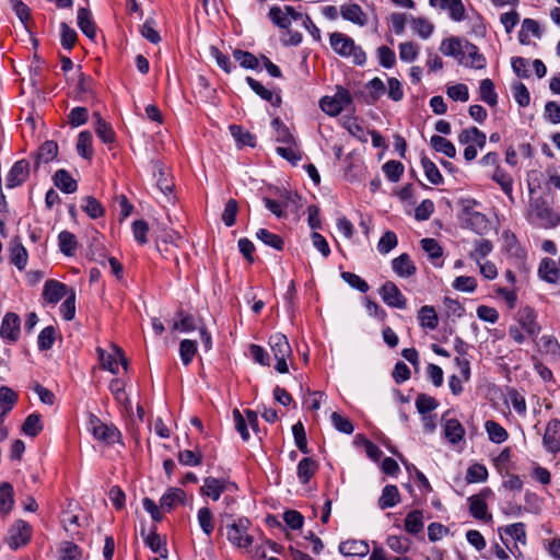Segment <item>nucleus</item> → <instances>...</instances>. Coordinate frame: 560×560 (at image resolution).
<instances>
[{
	"instance_id": "79ce46f5",
	"label": "nucleus",
	"mask_w": 560,
	"mask_h": 560,
	"mask_svg": "<svg viewBox=\"0 0 560 560\" xmlns=\"http://www.w3.org/2000/svg\"><path fill=\"white\" fill-rule=\"evenodd\" d=\"M258 240L265 245L270 246L277 250H282L284 247V241L278 234L269 232L267 229H259L256 233Z\"/></svg>"
},
{
	"instance_id": "4be33fe9",
	"label": "nucleus",
	"mask_w": 560,
	"mask_h": 560,
	"mask_svg": "<svg viewBox=\"0 0 560 560\" xmlns=\"http://www.w3.org/2000/svg\"><path fill=\"white\" fill-rule=\"evenodd\" d=\"M58 154V144L55 141L47 140L38 149L35 158L34 168L37 170L42 163L51 162Z\"/></svg>"
},
{
	"instance_id": "6e6d98bb",
	"label": "nucleus",
	"mask_w": 560,
	"mask_h": 560,
	"mask_svg": "<svg viewBox=\"0 0 560 560\" xmlns=\"http://www.w3.org/2000/svg\"><path fill=\"white\" fill-rule=\"evenodd\" d=\"M493 249V245L489 240L480 238L475 242V249L470 253V258L477 262H480L486 256H488Z\"/></svg>"
},
{
	"instance_id": "473e14b6",
	"label": "nucleus",
	"mask_w": 560,
	"mask_h": 560,
	"mask_svg": "<svg viewBox=\"0 0 560 560\" xmlns=\"http://www.w3.org/2000/svg\"><path fill=\"white\" fill-rule=\"evenodd\" d=\"M485 430L489 440L495 444H501L509 439L508 431L494 420H487L485 422Z\"/></svg>"
},
{
	"instance_id": "3c124183",
	"label": "nucleus",
	"mask_w": 560,
	"mask_h": 560,
	"mask_svg": "<svg viewBox=\"0 0 560 560\" xmlns=\"http://www.w3.org/2000/svg\"><path fill=\"white\" fill-rule=\"evenodd\" d=\"M197 352V342L190 339H184L179 345V355L184 365H189Z\"/></svg>"
},
{
	"instance_id": "e2e57ef3",
	"label": "nucleus",
	"mask_w": 560,
	"mask_h": 560,
	"mask_svg": "<svg viewBox=\"0 0 560 560\" xmlns=\"http://www.w3.org/2000/svg\"><path fill=\"white\" fill-rule=\"evenodd\" d=\"M56 340V329L52 326L45 327L38 335L37 345L42 351L49 350Z\"/></svg>"
},
{
	"instance_id": "5fc2aeb1",
	"label": "nucleus",
	"mask_w": 560,
	"mask_h": 560,
	"mask_svg": "<svg viewBox=\"0 0 560 560\" xmlns=\"http://www.w3.org/2000/svg\"><path fill=\"white\" fill-rule=\"evenodd\" d=\"M488 478V469L482 464H474L468 467L466 481L468 483L483 482Z\"/></svg>"
},
{
	"instance_id": "4c0bfd02",
	"label": "nucleus",
	"mask_w": 560,
	"mask_h": 560,
	"mask_svg": "<svg viewBox=\"0 0 560 560\" xmlns=\"http://www.w3.org/2000/svg\"><path fill=\"white\" fill-rule=\"evenodd\" d=\"M480 100L489 106L498 104V94L494 89V83L490 79H483L479 86Z\"/></svg>"
},
{
	"instance_id": "dca6fc26",
	"label": "nucleus",
	"mask_w": 560,
	"mask_h": 560,
	"mask_svg": "<svg viewBox=\"0 0 560 560\" xmlns=\"http://www.w3.org/2000/svg\"><path fill=\"white\" fill-rule=\"evenodd\" d=\"M30 175V163L26 160L16 161L7 175V188L21 186Z\"/></svg>"
},
{
	"instance_id": "f8f14e48",
	"label": "nucleus",
	"mask_w": 560,
	"mask_h": 560,
	"mask_svg": "<svg viewBox=\"0 0 560 560\" xmlns=\"http://www.w3.org/2000/svg\"><path fill=\"white\" fill-rule=\"evenodd\" d=\"M542 445L550 454H558L560 452V420L551 419L547 425L542 436Z\"/></svg>"
},
{
	"instance_id": "39448f33",
	"label": "nucleus",
	"mask_w": 560,
	"mask_h": 560,
	"mask_svg": "<svg viewBox=\"0 0 560 560\" xmlns=\"http://www.w3.org/2000/svg\"><path fill=\"white\" fill-rule=\"evenodd\" d=\"M89 430L94 439L106 444L119 443L121 433L114 424H106L94 415L89 417Z\"/></svg>"
},
{
	"instance_id": "b1692460",
	"label": "nucleus",
	"mask_w": 560,
	"mask_h": 560,
	"mask_svg": "<svg viewBox=\"0 0 560 560\" xmlns=\"http://www.w3.org/2000/svg\"><path fill=\"white\" fill-rule=\"evenodd\" d=\"M78 26L82 33L90 39H94L96 36V25L93 21L90 10L86 8H80L78 10Z\"/></svg>"
},
{
	"instance_id": "7ed1b4c3",
	"label": "nucleus",
	"mask_w": 560,
	"mask_h": 560,
	"mask_svg": "<svg viewBox=\"0 0 560 560\" xmlns=\"http://www.w3.org/2000/svg\"><path fill=\"white\" fill-rule=\"evenodd\" d=\"M252 522L247 517H237L231 524L226 525V538L237 548L248 549L254 541V537L248 534Z\"/></svg>"
},
{
	"instance_id": "09e8293b",
	"label": "nucleus",
	"mask_w": 560,
	"mask_h": 560,
	"mask_svg": "<svg viewBox=\"0 0 560 560\" xmlns=\"http://www.w3.org/2000/svg\"><path fill=\"white\" fill-rule=\"evenodd\" d=\"M234 59L245 69H256L259 65V59L249 51L235 49L233 51Z\"/></svg>"
},
{
	"instance_id": "c85d7f7f",
	"label": "nucleus",
	"mask_w": 560,
	"mask_h": 560,
	"mask_svg": "<svg viewBox=\"0 0 560 560\" xmlns=\"http://www.w3.org/2000/svg\"><path fill=\"white\" fill-rule=\"evenodd\" d=\"M18 398V394L10 387H0V419H3L13 409Z\"/></svg>"
},
{
	"instance_id": "2f4dec72",
	"label": "nucleus",
	"mask_w": 560,
	"mask_h": 560,
	"mask_svg": "<svg viewBox=\"0 0 560 560\" xmlns=\"http://www.w3.org/2000/svg\"><path fill=\"white\" fill-rule=\"evenodd\" d=\"M93 118L95 119V132L97 137L104 143H112L115 140V132L110 126V124L106 122L100 113H94Z\"/></svg>"
},
{
	"instance_id": "a18cd8bd",
	"label": "nucleus",
	"mask_w": 560,
	"mask_h": 560,
	"mask_svg": "<svg viewBox=\"0 0 560 560\" xmlns=\"http://www.w3.org/2000/svg\"><path fill=\"white\" fill-rule=\"evenodd\" d=\"M13 505V488L10 483L0 485V514H8Z\"/></svg>"
},
{
	"instance_id": "6e6552de",
	"label": "nucleus",
	"mask_w": 560,
	"mask_h": 560,
	"mask_svg": "<svg viewBox=\"0 0 560 560\" xmlns=\"http://www.w3.org/2000/svg\"><path fill=\"white\" fill-rule=\"evenodd\" d=\"M268 16L276 26L288 30L291 25V21H299V19L302 18V13L298 12L291 5H284L283 9L273 5L270 8Z\"/></svg>"
},
{
	"instance_id": "c9c22d12",
	"label": "nucleus",
	"mask_w": 560,
	"mask_h": 560,
	"mask_svg": "<svg viewBox=\"0 0 560 560\" xmlns=\"http://www.w3.org/2000/svg\"><path fill=\"white\" fill-rule=\"evenodd\" d=\"M405 530L409 534L417 535L423 529V513L420 510L409 512L405 518Z\"/></svg>"
},
{
	"instance_id": "de8ad7c7",
	"label": "nucleus",
	"mask_w": 560,
	"mask_h": 560,
	"mask_svg": "<svg viewBox=\"0 0 560 560\" xmlns=\"http://www.w3.org/2000/svg\"><path fill=\"white\" fill-rule=\"evenodd\" d=\"M22 430L24 434L28 436H36L38 435L43 430V423L42 418L37 413H31L26 417Z\"/></svg>"
},
{
	"instance_id": "69168bd1",
	"label": "nucleus",
	"mask_w": 560,
	"mask_h": 560,
	"mask_svg": "<svg viewBox=\"0 0 560 560\" xmlns=\"http://www.w3.org/2000/svg\"><path fill=\"white\" fill-rule=\"evenodd\" d=\"M60 37L62 47L67 50H71L75 45L78 35L73 28L62 22L60 24Z\"/></svg>"
},
{
	"instance_id": "412c9836",
	"label": "nucleus",
	"mask_w": 560,
	"mask_h": 560,
	"mask_svg": "<svg viewBox=\"0 0 560 560\" xmlns=\"http://www.w3.org/2000/svg\"><path fill=\"white\" fill-rule=\"evenodd\" d=\"M246 82L250 86V89L262 100L269 102L275 107H280L282 98L279 94H276L271 90L265 88L259 81L255 80L252 77H247Z\"/></svg>"
},
{
	"instance_id": "f704fd0d",
	"label": "nucleus",
	"mask_w": 560,
	"mask_h": 560,
	"mask_svg": "<svg viewBox=\"0 0 560 560\" xmlns=\"http://www.w3.org/2000/svg\"><path fill=\"white\" fill-rule=\"evenodd\" d=\"M464 211L466 214L467 225L471 230H474L478 234H481L485 230H487L488 219L485 214L478 211H471L467 207L464 209Z\"/></svg>"
},
{
	"instance_id": "e433bc0d",
	"label": "nucleus",
	"mask_w": 560,
	"mask_h": 560,
	"mask_svg": "<svg viewBox=\"0 0 560 560\" xmlns=\"http://www.w3.org/2000/svg\"><path fill=\"white\" fill-rule=\"evenodd\" d=\"M430 145L436 152L443 153L447 158L453 159L456 156L455 145L450 140H447L446 138H444L442 136H439V135L432 136L430 139Z\"/></svg>"
},
{
	"instance_id": "8fccbe9b",
	"label": "nucleus",
	"mask_w": 560,
	"mask_h": 560,
	"mask_svg": "<svg viewBox=\"0 0 560 560\" xmlns=\"http://www.w3.org/2000/svg\"><path fill=\"white\" fill-rule=\"evenodd\" d=\"M230 132L241 145H248L252 148L256 145L255 137L249 131L244 130L241 126L231 125Z\"/></svg>"
},
{
	"instance_id": "393cba45",
	"label": "nucleus",
	"mask_w": 560,
	"mask_h": 560,
	"mask_svg": "<svg viewBox=\"0 0 560 560\" xmlns=\"http://www.w3.org/2000/svg\"><path fill=\"white\" fill-rule=\"evenodd\" d=\"M54 184L65 194H72L77 191L78 184L77 180L70 175V173L63 168L58 170L54 177Z\"/></svg>"
},
{
	"instance_id": "ea45409f",
	"label": "nucleus",
	"mask_w": 560,
	"mask_h": 560,
	"mask_svg": "<svg viewBox=\"0 0 560 560\" xmlns=\"http://www.w3.org/2000/svg\"><path fill=\"white\" fill-rule=\"evenodd\" d=\"M59 248L62 254L66 256H72L77 249V237L73 233L69 231H62L58 235Z\"/></svg>"
},
{
	"instance_id": "72a5a7b5",
	"label": "nucleus",
	"mask_w": 560,
	"mask_h": 560,
	"mask_svg": "<svg viewBox=\"0 0 560 560\" xmlns=\"http://www.w3.org/2000/svg\"><path fill=\"white\" fill-rule=\"evenodd\" d=\"M418 320L421 327L435 329L439 325V317L433 306L424 305L418 312Z\"/></svg>"
},
{
	"instance_id": "603ef678",
	"label": "nucleus",
	"mask_w": 560,
	"mask_h": 560,
	"mask_svg": "<svg viewBox=\"0 0 560 560\" xmlns=\"http://www.w3.org/2000/svg\"><path fill=\"white\" fill-rule=\"evenodd\" d=\"M60 560H81L82 549L72 541H63L60 545Z\"/></svg>"
},
{
	"instance_id": "20e7f679",
	"label": "nucleus",
	"mask_w": 560,
	"mask_h": 560,
	"mask_svg": "<svg viewBox=\"0 0 560 560\" xmlns=\"http://www.w3.org/2000/svg\"><path fill=\"white\" fill-rule=\"evenodd\" d=\"M268 345L276 359L275 369L279 373H287L289 371L287 358L292 354V349L287 336L281 332H276L269 337Z\"/></svg>"
},
{
	"instance_id": "4468645a",
	"label": "nucleus",
	"mask_w": 560,
	"mask_h": 560,
	"mask_svg": "<svg viewBox=\"0 0 560 560\" xmlns=\"http://www.w3.org/2000/svg\"><path fill=\"white\" fill-rule=\"evenodd\" d=\"M459 62L465 67L475 69H483L487 63L485 56L479 52L478 47L469 42H465L463 45Z\"/></svg>"
},
{
	"instance_id": "c03bdc74",
	"label": "nucleus",
	"mask_w": 560,
	"mask_h": 560,
	"mask_svg": "<svg viewBox=\"0 0 560 560\" xmlns=\"http://www.w3.org/2000/svg\"><path fill=\"white\" fill-rule=\"evenodd\" d=\"M77 151L84 159L91 160L93 158L92 135L90 131L79 133Z\"/></svg>"
},
{
	"instance_id": "f257e3e1",
	"label": "nucleus",
	"mask_w": 560,
	"mask_h": 560,
	"mask_svg": "<svg viewBox=\"0 0 560 560\" xmlns=\"http://www.w3.org/2000/svg\"><path fill=\"white\" fill-rule=\"evenodd\" d=\"M271 126L275 130L276 141L284 144L283 147H278L276 152L292 164H296L302 159V153L298 149L296 141L290 129L279 117L272 119Z\"/></svg>"
},
{
	"instance_id": "f3484780",
	"label": "nucleus",
	"mask_w": 560,
	"mask_h": 560,
	"mask_svg": "<svg viewBox=\"0 0 560 560\" xmlns=\"http://www.w3.org/2000/svg\"><path fill=\"white\" fill-rule=\"evenodd\" d=\"M115 354L108 353L102 348H97L96 352L98 354V360L101 362V366L104 370H108L113 374L118 373V361L116 359V355L119 358L120 363L125 369H127L128 362L127 359L124 357L122 351L120 348H114Z\"/></svg>"
},
{
	"instance_id": "58836bf2",
	"label": "nucleus",
	"mask_w": 560,
	"mask_h": 560,
	"mask_svg": "<svg viewBox=\"0 0 560 560\" xmlns=\"http://www.w3.org/2000/svg\"><path fill=\"white\" fill-rule=\"evenodd\" d=\"M421 165L424 171L427 179L433 185L443 184V176L440 173L438 166L428 156H421Z\"/></svg>"
},
{
	"instance_id": "338daca9",
	"label": "nucleus",
	"mask_w": 560,
	"mask_h": 560,
	"mask_svg": "<svg viewBox=\"0 0 560 560\" xmlns=\"http://www.w3.org/2000/svg\"><path fill=\"white\" fill-rule=\"evenodd\" d=\"M365 88L369 92L370 103H375L386 91L385 84L380 78H373L370 80Z\"/></svg>"
},
{
	"instance_id": "0eeeda50",
	"label": "nucleus",
	"mask_w": 560,
	"mask_h": 560,
	"mask_svg": "<svg viewBox=\"0 0 560 560\" xmlns=\"http://www.w3.org/2000/svg\"><path fill=\"white\" fill-rule=\"evenodd\" d=\"M516 324L526 332L527 337L536 340L540 332V325L537 322V314L530 306L522 307L516 314Z\"/></svg>"
},
{
	"instance_id": "f03ea898",
	"label": "nucleus",
	"mask_w": 560,
	"mask_h": 560,
	"mask_svg": "<svg viewBox=\"0 0 560 560\" xmlns=\"http://www.w3.org/2000/svg\"><path fill=\"white\" fill-rule=\"evenodd\" d=\"M329 43L332 50L339 56L352 58V62L357 66L365 63L366 55L364 50L350 36L340 32H334L329 36Z\"/></svg>"
},
{
	"instance_id": "0e129e2a",
	"label": "nucleus",
	"mask_w": 560,
	"mask_h": 560,
	"mask_svg": "<svg viewBox=\"0 0 560 560\" xmlns=\"http://www.w3.org/2000/svg\"><path fill=\"white\" fill-rule=\"evenodd\" d=\"M421 248L427 253L429 258L434 261L435 259H440L443 255V248L439 244V242L434 238H422L421 240Z\"/></svg>"
},
{
	"instance_id": "a878e982",
	"label": "nucleus",
	"mask_w": 560,
	"mask_h": 560,
	"mask_svg": "<svg viewBox=\"0 0 560 560\" xmlns=\"http://www.w3.org/2000/svg\"><path fill=\"white\" fill-rule=\"evenodd\" d=\"M444 436L451 444H457L464 439L465 429L457 419H447L444 423Z\"/></svg>"
},
{
	"instance_id": "ddd939ff",
	"label": "nucleus",
	"mask_w": 560,
	"mask_h": 560,
	"mask_svg": "<svg viewBox=\"0 0 560 560\" xmlns=\"http://www.w3.org/2000/svg\"><path fill=\"white\" fill-rule=\"evenodd\" d=\"M69 291L70 289L65 283L50 279L44 284L42 298L47 304H57L69 293Z\"/></svg>"
},
{
	"instance_id": "9b49d317",
	"label": "nucleus",
	"mask_w": 560,
	"mask_h": 560,
	"mask_svg": "<svg viewBox=\"0 0 560 560\" xmlns=\"http://www.w3.org/2000/svg\"><path fill=\"white\" fill-rule=\"evenodd\" d=\"M380 294L385 304L389 307L405 310L407 300L399 288L392 281H386L380 289Z\"/></svg>"
},
{
	"instance_id": "bb28decb",
	"label": "nucleus",
	"mask_w": 560,
	"mask_h": 560,
	"mask_svg": "<svg viewBox=\"0 0 560 560\" xmlns=\"http://www.w3.org/2000/svg\"><path fill=\"white\" fill-rule=\"evenodd\" d=\"M369 550V545L363 540H347L339 545V551L343 556L364 557Z\"/></svg>"
},
{
	"instance_id": "13d9d810",
	"label": "nucleus",
	"mask_w": 560,
	"mask_h": 560,
	"mask_svg": "<svg viewBox=\"0 0 560 560\" xmlns=\"http://www.w3.org/2000/svg\"><path fill=\"white\" fill-rule=\"evenodd\" d=\"M144 542L153 552L159 553L162 558H166L167 550L165 547V541L159 534L152 532L145 537Z\"/></svg>"
},
{
	"instance_id": "1a4fd4ad",
	"label": "nucleus",
	"mask_w": 560,
	"mask_h": 560,
	"mask_svg": "<svg viewBox=\"0 0 560 560\" xmlns=\"http://www.w3.org/2000/svg\"><path fill=\"white\" fill-rule=\"evenodd\" d=\"M490 493V489H483L478 494L468 498L469 513L478 521L489 523L492 521V515L488 513V505L486 497Z\"/></svg>"
},
{
	"instance_id": "49530a36",
	"label": "nucleus",
	"mask_w": 560,
	"mask_h": 560,
	"mask_svg": "<svg viewBox=\"0 0 560 560\" xmlns=\"http://www.w3.org/2000/svg\"><path fill=\"white\" fill-rule=\"evenodd\" d=\"M185 498V492L179 488H171L160 500L162 509L171 510Z\"/></svg>"
},
{
	"instance_id": "864d4df0",
	"label": "nucleus",
	"mask_w": 560,
	"mask_h": 560,
	"mask_svg": "<svg viewBox=\"0 0 560 560\" xmlns=\"http://www.w3.org/2000/svg\"><path fill=\"white\" fill-rule=\"evenodd\" d=\"M83 201L82 209L90 218L98 219L104 215V208L96 198L88 196Z\"/></svg>"
},
{
	"instance_id": "a211bd4d",
	"label": "nucleus",
	"mask_w": 560,
	"mask_h": 560,
	"mask_svg": "<svg viewBox=\"0 0 560 560\" xmlns=\"http://www.w3.org/2000/svg\"><path fill=\"white\" fill-rule=\"evenodd\" d=\"M9 252L11 264H13L19 270H24L27 265L28 254L19 236L11 240Z\"/></svg>"
},
{
	"instance_id": "680f3d73",
	"label": "nucleus",
	"mask_w": 560,
	"mask_h": 560,
	"mask_svg": "<svg viewBox=\"0 0 560 560\" xmlns=\"http://www.w3.org/2000/svg\"><path fill=\"white\" fill-rule=\"evenodd\" d=\"M292 433H293V436H294V442H295L296 447L303 454H308L310 453V448L307 447L306 433H305L304 425H303V423L301 421L296 422L292 427Z\"/></svg>"
},
{
	"instance_id": "423d86ee",
	"label": "nucleus",
	"mask_w": 560,
	"mask_h": 560,
	"mask_svg": "<svg viewBox=\"0 0 560 560\" xmlns=\"http://www.w3.org/2000/svg\"><path fill=\"white\" fill-rule=\"evenodd\" d=\"M32 536V527L23 520H18L9 528L5 542L12 550H18L25 546Z\"/></svg>"
},
{
	"instance_id": "6ab92c4d",
	"label": "nucleus",
	"mask_w": 560,
	"mask_h": 560,
	"mask_svg": "<svg viewBox=\"0 0 560 560\" xmlns=\"http://www.w3.org/2000/svg\"><path fill=\"white\" fill-rule=\"evenodd\" d=\"M530 207L535 213V215L544 223V224H555L559 221L553 210L549 207L548 202L539 197L533 200Z\"/></svg>"
},
{
	"instance_id": "7c9ffc66",
	"label": "nucleus",
	"mask_w": 560,
	"mask_h": 560,
	"mask_svg": "<svg viewBox=\"0 0 560 560\" xmlns=\"http://www.w3.org/2000/svg\"><path fill=\"white\" fill-rule=\"evenodd\" d=\"M400 502V494L396 486L387 485L383 488L382 494L378 499V506L386 510L395 506Z\"/></svg>"
},
{
	"instance_id": "774afa93",
	"label": "nucleus",
	"mask_w": 560,
	"mask_h": 560,
	"mask_svg": "<svg viewBox=\"0 0 560 560\" xmlns=\"http://www.w3.org/2000/svg\"><path fill=\"white\" fill-rule=\"evenodd\" d=\"M419 55V46L413 42H405L399 44V58L402 61L411 62L417 59Z\"/></svg>"
},
{
	"instance_id": "aec40b11",
	"label": "nucleus",
	"mask_w": 560,
	"mask_h": 560,
	"mask_svg": "<svg viewBox=\"0 0 560 560\" xmlns=\"http://www.w3.org/2000/svg\"><path fill=\"white\" fill-rule=\"evenodd\" d=\"M392 268L394 272L401 278H409L417 271V268L410 259V256L406 253L392 260Z\"/></svg>"
},
{
	"instance_id": "5701e85b",
	"label": "nucleus",
	"mask_w": 560,
	"mask_h": 560,
	"mask_svg": "<svg viewBox=\"0 0 560 560\" xmlns=\"http://www.w3.org/2000/svg\"><path fill=\"white\" fill-rule=\"evenodd\" d=\"M538 276L546 282L556 283L560 279V270L555 260L544 258L538 267Z\"/></svg>"
},
{
	"instance_id": "bf43d9fd",
	"label": "nucleus",
	"mask_w": 560,
	"mask_h": 560,
	"mask_svg": "<svg viewBox=\"0 0 560 560\" xmlns=\"http://www.w3.org/2000/svg\"><path fill=\"white\" fill-rule=\"evenodd\" d=\"M383 172L389 182L396 183L404 173V165L399 161L390 160L383 165Z\"/></svg>"
},
{
	"instance_id": "4d7b16f0",
	"label": "nucleus",
	"mask_w": 560,
	"mask_h": 560,
	"mask_svg": "<svg viewBox=\"0 0 560 560\" xmlns=\"http://www.w3.org/2000/svg\"><path fill=\"white\" fill-rule=\"evenodd\" d=\"M411 24L415 32L423 39L429 38L434 30V25L424 18L411 16Z\"/></svg>"
},
{
	"instance_id": "cd10ccee",
	"label": "nucleus",
	"mask_w": 560,
	"mask_h": 560,
	"mask_svg": "<svg viewBox=\"0 0 560 560\" xmlns=\"http://www.w3.org/2000/svg\"><path fill=\"white\" fill-rule=\"evenodd\" d=\"M341 16L354 24L363 26L366 23V16L361 7L357 3L343 4L340 8Z\"/></svg>"
},
{
	"instance_id": "9d476101",
	"label": "nucleus",
	"mask_w": 560,
	"mask_h": 560,
	"mask_svg": "<svg viewBox=\"0 0 560 560\" xmlns=\"http://www.w3.org/2000/svg\"><path fill=\"white\" fill-rule=\"evenodd\" d=\"M230 488L236 489V485L225 480L224 478L207 477L203 480V486L200 488V492L201 494L211 498L213 501H218L221 494Z\"/></svg>"
},
{
	"instance_id": "2eb2a0df",
	"label": "nucleus",
	"mask_w": 560,
	"mask_h": 560,
	"mask_svg": "<svg viewBox=\"0 0 560 560\" xmlns=\"http://www.w3.org/2000/svg\"><path fill=\"white\" fill-rule=\"evenodd\" d=\"M21 319L18 314L8 312L0 326V337L9 342H15L20 337Z\"/></svg>"
},
{
	"instance_id": "37998d69",
	"label": "nucleus",
	"mask_w": 560,
	"mask_h": 560,
	"mask_svg": "<svg viewBox=\"0 0 560 560\" xmlns=\"http://www.w3.org/2000/svg\"><path fill=\"white\" fill-rule=\"evenodd\" d=\"M440 50L445 56H451L459 60L463 51V44L457 37L445 38L441 43Z\"/></svg>"
},
{
	"instance_id": "a19ab883",
	"label": "nucleus",
	"mask_w": 560,
	"mask_h": 560,
	"mask_svg": "<svg viewBox=\"0 0 560 560\" xmlns=\"http://www.w3.org/2000/svg\"><path fill=\"white\" fill-rule=\"evenodd\" d=\"M504 533L505 535L511 536L515 542H520L521 545H526V530H525V524L522 522L514 523L511 525H508L505 527L499 528V534Z\"/></svg>"
},
{
	"instance_id": "052dcab7",
	"label": "nucleus",
	"mask_w": 560,
	"mask_h": 560,
	"mask_svg": "<svg viewBox=\"0 0 560 560\" xmlns=\"http://www.w3.org/2000/svg\"><path fill=\"white\" fill-rule=\"evenodd\" d=\"M66 300L60 305V314L65 320L73 319L75 315V292L70 289L69 293L65 296Z\"/></svg>"
},
{
	"instance_id": "c756f323",
	"label": "nucleus",
	"mask_w": 560,
	"mask_h": 560,
	"mask_svg": "<svg viewBox=\"0 0 560 560\" xmlns=\"http://www.w3.org/2000/svg\"><path fill=\"white\" fill-rule=\"evenodd\" d=\"M317 463L312 457H304L298 464V478L301 483H307L317 470Z\"/></svg>"
}]
</instances>
